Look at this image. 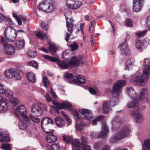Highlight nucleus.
Segmentation results:
<instances>
[{
    "mask_svg": "<svg viewBox=\"0 0 150 150\" xmlns=\"http://www.w3.org/2000/svg\"><path fill=\"white\" fill-rule=\"evenodd\" d=\"M125 80L117 81L114 85L112 90V96L110 98L109 101H104L103 104V112L105 114L108 113L110 107L115 106L118 102V99L121 93V88L126 84Z\"/></svg>",
    "mask_w": 150,
    "mask_h": 150,
    "instance_id": "f257e3e1",
    "label": "nucleus"
},
{
    "mask_svg": "<svg viewBox=\"0 0 150 150\" xmlns=\"http://www.w3.org/2000/svg\"><path fill=\"white\" fill-rule=\"evenodd\" d=\"M43 57L45 59L53 62H56L60 68L64 69H67L69 68H72L73 67L78 66L81 60V57L79 56L73 57L69 62L60 61L56 58L47 55H44Z\"/></svg>",
    "mask_w": 150,
    "mask_h": 150,
    "instance_id": "f03ea898",
    "label": "nucleus"
},
{
    "mask_svg": "<svg viewBox=\"0 0 150 150\" xmlns=\"http://www.w3.org/2000/svg\"><path fill=\"white\" fill-rule=\"evenodd\" d=\"M150 75V65H148L144 67L142 76L132 78L130 81L138 85L145 84L147 83Z\"/></svg>",
    "mask_w": 150,
    "mask_h": 150,
    "instance_id": "7ed1b4c3",
    "label": "nucleus"
},
{
    "mask_svg": "<svg viewBox=\"0 0 150 150\" xmlns=\"http://www.w3.org/2000/svg\"><path fill=\"white\" fill-rule=\"evenodd\" d=\"M71 13L70 12H67L64 13L66 21L68 33H67L65 40L67 42H69V40L73 31L74 21L71 17Z\"/></svg>",
    "mask_w": 150,
    "mask_h": 150,
    "instance_id": "20e7f679",
    "label": "nucleus"
},
{
    "mask_svg": "<svg viewBox=\"0 0 150 150\" xmlns=\"http://www.w3.org/2000/svg\"><path fill=\"white\" fill-rule=\"evenodd\" d=\"M38 8L40 10L50 13L54 11L56 7L51 0H44L38 5Z\"/></svg>",
    "mask_w": 150,
    "mask_h": 150,
    "instance_id": "39448f33",
    "label": "nucleus"
},
{
    "mask_svg": "<svg viewBox=\"0 0 150 150\" xmlns=\"http://www.w3.org/2000/svg\"><path fill=\"white\" fill-rule=\"evenodd\" d=\"M46 105L43 103H34L30 108L31 113L37 117L40 116L42 113V111L46 109Z\"/></svg>",
    "mask_w": 150,
    "mask_h": 150,
    "instance_id": "423d86ee",
    "label": "nucleus"
},
{
    "mask_svg": "<svg viewBox=\"0 0 150 150\" xmlns=\"http://www.w3.org/2000/svg\"><path fill=\"white\" fill-rule=\"evenodd\" d=\"M4 35L8 41L13 42L15 41L16 39L17 32L13 28L8 27L4 31Z\"/></svg>",
    "mask_w": 150,
    "mask_h": 150,
    "instance_id": "0eeeda50",
    "label": "nucleus"
},
{
    "mask_svg": "<svg viewBox=\"0 0 150 150\" xmlns=\"http://www.w3.org/2000/svg\"><path fill=\"white\" fill-rule=\"evenodd\" d=\"M109 132V128L106 123L103 122L101 124V130L99 134L97 135L94 133H91L90 134L91 137L93 139L97 136L101 138H105Z\"/></svg>",
    "mask_w": 150,
    "mask_h": 150,
    "instance_id": "6e6552de",
    "label": "nucleus"
},
{
    "mask_svg": "<svg viewBox=\"0 0 150 150\" xmlns=\"http://www.w3.org/2000/svg\"><path fill=\"white\" fill-rule=\"evenodd\" d=\"M62 137L64 141L67 143L71 142L72 150H80L81 143L80 141L77 139H74L73 141L72 138L69 136H63Z\"/></svg>",
    "mask_w": 150,
    "mask_h": 150,
    "instance_id": "1a4fd4ad",
    "label": "nucleus"
},
{
    "mask_svg": "<svg viewBox=\"0 0 150 150\" xmlns=\"http://www.w3.org/2000/svg\"><path fill=\"white\" fill-rule=\"evenodd\" d=\"M64 76L65 78L69 79L76 78V79H74L73 80L78 85L82 83H85L86 81L85 77L83 76H78L76 77H73L72 74L68 72L65 73L64 74Z\"/></svg>",
    "mask_w": 150,
    "mask_h": 150,
    "instance_id": "9d476101",
    "label": "nucleus"
},
{
    "mask_svg": "<svg viewBox=\"0 0 150 150\" xmlns=\"http://www.w3.org/2000/svg\"><path fill=\"white\" fill-rule=\"evenodd\" d=\"M139 107H137V109H134L130 114L132 116L135 118L136 122L138 124L141 123L144 120L143 115L139 112Z\"/></svg>",
    "mask_w": 150,
    "mask_h": 150,
    "instance_id": "9b49d317",
    "label": "nucleus"
},
{
    "mask_svg": "<svg viewBox=\"0 0 150 150\" xmlns=\"http://www.w3.org/2000/svg\"><path fill=\"white\" fill-rule=\"evenodd\" d=\"M53 104L56 107L59 109H62L66 108L71 110L72 109L71 105L69 102L64 101L62 103H59L53 101Z\"/></svg>",
    "mask_w": 150,
    "mask_h": 150,
    "instance_id": "f8f14e48",
    "label": "nucleus"
},
{
    "mask_svg": "<svg viewBox=\"0 0 150 150\" xmlns=\"http://www.w3.org/2000/svg\"><path fill=\"white\" fill-rule=\"evenodd\" d=\"M119 48L122 54L127 55H129L130 52L126 41L121 43L119 46Z\"/></svg>",
    "mask_w": 150,
    "mask_h": 150,
    "instance_id": "ddd939ff",
    "label": "nucleus"
},
{
    "mask_svg": "<svg viewBox=\"0 0 150 150\" xmlns=\"http://www.w3.org/2000/svg\"><path fill=\"white\" fill-rule=\"evenodd\" d=\"M149 98L147 89L146 88H143L140 93V99L146 102H148L149 101Z\"/></svg>",
    "mask_w": 150,
    "mask_h": 150,
    "instance_id": "4468645a",
    "label": "nucleus"
},
{
    "mask_svg": "<svg viewBox=\"0 0 150 150\" xmlns=\"http://www.w3.org/2000/svg\"><path fill=\"white\" fill-rule=\"evenodd\" d=\"M126 91L127 95L132 99L134 100L136 98H139L138 94L132 87H127L126 89Z\"/></svg>",
    "mask_w": 150,
    "mask_h": 150,
    "instance_id": "2eb2a0df",
    "label": "nucleus"
},
{
    "mask_svg": "<svg viewBox=\"0 0 150 150\" xmlns=\"http://www.w3.org/2000/svg\"><path fill=\"white\" fill-rule=\"evenodd\" d=\"M143 3L133 0L132 10L133 11L138 13L140 11L142 8Z\"/></svg>",
    "mask_w": 150,
    "mask_h": 150,
    "instance_id": "dca6fc26",
    "label": "nucleus"
},
{
    "mask_svg": "<svg viewBox=\"0 0 150 150\" xmlns=\"http://www.w3.org/2000/svg\"><path fill=\"white\" fill-rule=\"evenodd\" d=\"M79 111L82 115H83L85 118L87 120H89L92 117V114L91 113V111L89 110L83 109H79Z\"/></svg>",
    "mask_w": 150,
    "mask_h": 150,
    "instance_id": "f3484780",
    "label": "nucleus"
},
{
    "mask_svg": "<svg viewBox=\"0 0 150 150\" xmlns=\"http://www.w3.org/2000/svg\"><path fill=\"white\" fill-rule=\"evenodd\" d=\"M132 101L127 103V106L129 108H132L135 107L134 109H137V107H139L138 106L139 104V98H136L134 100L132 99Z\"/></svg>",
    "mask_w": 150,
    "mask_h": 150,
    "instance_id": "a211bd4d",
    "label": "nucleus"
},
{
    "mask_svg": "<svg viewBox=\"0 0 150 150\" xmlns=\"http://www.w3.org/2000/svg\"><path fill=\"white\" fill-rule=\"evenodd\" d=\"M46 146L48 150H65L64 147H63L57 143H55L52 146L47 144Z\"/></svg>",
    "mask_w": 150,
    "mask_h": 150,
    "instance_id": "6ab92c4d",
    "label": "nucleus"
},
{
    "mask_svg": "<svg viewBox=\"0 0 150 150\" xmlns=\"http://www.w3.org/2000/svg\"><path fill=\"white\" fill-rule=\"evenodd\" d=\"M130 132V128L128 126L124 127L119 133H117L118 136L123 135V137L121 139L127 137L129 135Z\"/></svg>",
    "mask_w": 150,
    "mask_h": 150,
    "instance_id": "aec40b11",
    "label": "nucleus"
},
{
    "mask_svg": "<svg viewBox=\"0 0 150 150\" xmlns=\"http://www.w3.org/2000/svg\"><path fill=\"white\" fill-rule=\"evenodd\" d=\"M16 70L13 69H6L4 73L5 76L9 79L14 78Z\"/></svg>",
    "mask_w": 150,
    "mask_h": 150,
    "instance_id": "412c9836",
    "label": "nucleus"
},
{
    "mask_svg": "<svg viewBox=\"0 0 150 150\" xmlns=\"http://www.w3.org/2000/svg\"><path fill=\"white\" fill-rule=\"evenodd\" d=\"M41 124L42 128H43L47 127V125L50 124L52 125L53 123L51 119L49 117H45L42 120Z\"/></svg>",
    "mask_w": 150,
    "mask_h": 150,
    "instance_id": "4be33fe9",
    "label": "nucleus"
},
{
    "mask_svg": "<svg viewBox=\"0 0 150 150\" xmlns=\"http://www.w3.org/2000/svg\"><path fill=\"white\" fill-rule=\"evenodd\" d=\"M16 111L20 113L22 116L23 118L27 119L28 117L26 114V110L25 107L23 105H21L17 107L16 108Z\"/></svg>",
    "mask_w": 150,
    "mask_h": 150,
    "instance_id": "5701e85b",
    "label": "nucleus"
},
{
    "mask_svg": "<svg viewBox=\"0 0 150 150\" xmlns=\"http://www.w3.org/2000/svg\"><path fill=\"white\" fill-rule=\"evenodd\" d=\"M4 49L6 54L9 55H12L15 51V49L14 46L9 44L4 47Z\"/></svg>",
    "mask_w": 150,
    "mask_h": 150,
    "instance_id": "b1692460",
    "label": "nucleus"
},
{
    "mask_svg": "<svg viewBox=\"0 0 150 150\" xmlns=\"http://www.w3.org/2000/svg\"><path fill=\"white\" fill-rule=\"evenodd\" d=\"M57 140V137L52 133H50L46 136V140L49 143L55 142Z\"/></svg>",
    "mask_w": 150,
    "mask_h": 150,
    "instance_id": "393cba45",
    "label": "nucleus"
},
{
    "mask_svg": "<svg viewBox=\"0 0 150 150\" xmlns=\"http://www.w3.org/2000/svg\"><path fill=\"white\" fill-rule=\"evenodd\" d=\"M13 16L16 19L19 25H21L22 22H23L24 23H25L26 22V17L24 16H17L16 14L13 13Z\"/></svg>",
    "mask_w": 150,
    "mask_h": 150,
    "instance_id": "a878e982",
    "label": "nucleus"
},
{
    "mask_svg": "<svg viewBox=\"0 0 150 150\" xmlns=\"http://www.w3.org/2000/svg\"><path fill=\"white\" fill-rule=\"evenodd\" d=\"M54 120L56 125L58 127L61 128L64 126L65 122L61 117H56L55 118Z\"/></svg>",
    "mask_w": 150,
    "mask_h": 150,
    "instance_id": "bb28decb",
    "label": "nucleus"
},
{
    "mask_svg": "<svg viewBox=\"0 0 150 150\" xmlns=\"http://www.w3.org/2000/svg\"><path fill=\"white\" fill-rule=\"evenodd\" d=\"M8 110V106L6 101L3 99L0 102V111L4 112Z\"/></svg>",
    "mask_w": 150,
    "mask_h": 150,
    "instance_id": "cd10ccee",
    "label": "nucleus"
},
{
    "mask_svg": "<svg viewBox=\"0 0 150 150\" xmlns=\"http://www.w3.org/2000/svg\"><path fill=\"white\" fill-rule=\"evenodd\" d=\"M134 59L133 58L128 59L126 62L125 70L129 71L134 65Z\"/></svg>",
    "mask_w": 150,
    "mask_h": 150,
    "instance_id": "c85d7f7f",
    "label": "nucleus"
},
{
    "mask_svg": "<svg viewBox=\"0 0 150 150\" xmlns=\"http://www.w3.org/2000/svg\"><path fill=\"white\" fill-rule=\"evenodd\" d=\"M142 150H150V139H148L144 141L142 146Z\"/></svg>",
    "mask_w": 150,
    "mask_h": 150,
    "instance_id": "c756f323",
    "label": "nucleus"
},
{
    "mask_svg": "<svg viewBox=\"0 0 150 150\" xmlns=\"http://www.w3.org/2000/svg\"><path fill=\"white\" fill-rule=\"evenodd\" d=\"M123 137V135L118 136L117 133L113 136L110 138L109 142L110 143H114L116 141L121 139V138Z\"/></svg>",
    "mask_w": 150,
    "mask_h": 150,
    "instance_id": "7c9ffc66",
    "label": "nucleus"
},
{
    "mask_svg": "<svg viewBox=\"0 0 150 150\" xmlns=\"http://www.w3.org/2000/svg\"><path fill=\"white\" fill-rule=\"evenodd\" d=\"M9 141L10 138L8 135L4 134L1 132H0V142H8Z\"/></svg>",
    "mask_w": 150,
    "mask_h": 150,
    "instance_id": "2f4dec72",
    "label": "nucleus"
},
{
    "mask_svg": "<svg viewBox=\"0 0 150 150\" xmlns=\"http://www.w3.org/2000/svg\"><path fill=\"white\" fill-rule=\"evenodd\" d=\"M144 45V43L141 40L137 38L135 41V46L138 49H141Z\"/></svg>",
    "mask_w": 150,
    "mask_h": 150,
    "instance_id": "473e14b6",
    "label": "nucleus"
},
{
    "mask_svg": "<svg viewBox=\"0 0 150 150\" xmlns=\"http://www.w3.org/2000/svg\"><path fill=\"white\" fill-rule=\"evenodd\" d=\"M27 77L29 81L31 82L35 83V76L33 73H28L27 74Z\"/></svg>",
    "mask_w": 150,
    "mask_h": 150,
    "instance_id": "72a5a7b5",
    "label": "nucleus"
},
{
    "mask_svg": "<svg viewBox=\"0 0 150 150\" xmlns=\"http://www.w3.org/2000/svg\"><path fill=\"white\" fill-rule=\"evenodd\" d=\"M16 46L18 48H23L25 45V41L23 40H17L16 43Z\"/></svg>",
    "mask_w": 150,
    "mask_h": 150,
    "instance_id": "f704fd0d",
    "label": "nucleus"
},
{
    "mask_svg": "<svg viewBox=\"0 0 150 150\" xmlns=\"http://www.w3.org/2000/svg\"><path fill=\"white\" fill-rule=\"evenodd\" d=\"M36 35L38 38L40 39H44V38L46 40L48 39L47 35L46 34L43 33L42 32H38L36 33Z\"/></svg>",
    "mask_w": 150,
    "mask_h": 150,
    "instance_id": "c9c22d12",
    "label": "nucleus"
},
{
    "mask_svg": "<svg viewBox=\"0 0 150 150\" xmlns=\"http://www.w3.org/2000/svg\"><path fill=\"white\" fill-rule=\"evenodd\" d=\"M27 126V124L25 121H20L19 123V128L23 130L26 129Z\"/></svg>",
    "mask_w": 150,
    "mask_h": 150,
    "instance_id": "e433bc0d",
    "label": "nucleus"
},
{
    "mask_svg": "<svg viewBox=\"0 0 150 150\" xmlns=\"http://www.w3.org/2000/svg\"><path fill=\"white\" fill-rule=\"evenodd\" d=\"M74 0H66V4L67 6L69 8L73 9L74 6Z\"/></svg>",
    "mask_w": 150,
    "mask_h": 150,
    "instance_id": "4c0bfd02",
    "label": "nucleus"
},
{
    "mask_svg": "<svg viewBox=\"0 0 150 150\" xmlns=\"http://www.w3.org/2000/svg\"><path fill=\"white\" fill-rule=\"evenodd\" d=\"M10 102L13 105L16 106L19 103L18 99L15 97H11L10 100Z\"/></svg>",
    "mask_w": 150,
    "mask_h": 150,
    "instance_id": "58836bf2",
    "label": "nucleus"
},
{
    "mask_svg": "<svg viewBox=\"0 0 150 150\" xmlns=\"http://www.w3.org/2000/svg\"><path fill=\"white\" fill-rule=\"evenodd\" d=\"M28 65L29 66H31L36 69H38V63L34 61H32L29 62L28 63Z\"/></svg>",
    "mask_w": 150,
    "mask_h": 150,
    "instance_id": "ea45409f",
    "label": "nucleus"
},
{
    "mask_svg": "<svg viewBox=\"0 0 150 150\" xmlns=\"http://www.w3.org/2000/svg\"><path fill=\"white\" fill-rule=\"evenodd\" d=\"M1 148L4 150H12L10 144L8 143H4L2 144Z\"/></svg>",
    "mask_w": 150,
    "mask_h": 150,
    "instance_id": "a19ab883",
    "label": "nucleus"
},
{
    "mask_svg": "<svg viewBox=\"0 0 150 150\" xmlns=\"http://www.w3.org/2000/svg\"><path fill=\"white\" fill-rule=\"evenodd\" d=\"M49 46L50 49V50L52 53V52H55L57 50V47L54 44H52L50 42L49 43Z\"/></svg>",
    "mask_w": 150,
    "mask_h": 150,
    "instance_id": "79ce46f5",
    "label": "nucleus"
},
{
    "mask_svg": "<svg viewBox=\"0 0 150 150\" xmlns=\"http://www.w3.org/2000/svg\"><path fill=\"white\" fill-rule=\"evenodd\" d=\"M28 56L32 58H34L36 56V53L34 49L32 50H29L28 52Z\"/></svg>",
    "mask_w": 150,
    "mask_h": 150,
    "instance_id": "37998d69",
    "label": "nucleus"
},
{
    "mask_svg": "<svg viewBox=\"0 0 150 150\" xmlns=\"http://www.w3.org/2000/svg\"><path fill=\"white\" fill-rule=\"evenodd\" d=\"M30 117L31 121L35 123H39L40 122V119L34 117L33 115H30Z\"/></svg>",
    "mask_w": 150,
    "mask_h": 150,
    "instance_id": "c03bdc74",
    "label": "nucleus"
},
{
    "mask_svg": "<svg viewBox=\"0 0 150 150\" xmlns=\"http://www.w3.org/2000/svg\"><path fill=\"white\" fill-rule=\"evenodd\" d=\"M5 94L6 96L9 98H11L13 95V92L11 90L8 89H6V91H5Z\"/></svg>",
    "mask_w": 150,
    "mask_h": 150,
    "instance_id": "a18cd8bd",
    "label": "nucleus"
},
{
    "mask_svg": "<svg viewBox=\"0 0 150 150\" xmlns=\"http://www.w3.org/2000/svg\"><path fill=\"white\" fill-rule=\"evenodd\" d=\"M125 25L128 27H131L133 26L132 20L130 18L127 19L125 21Z\"/></svg>",
    "mask_w": 150,
    "mask_h": 150,
    "instance_id": "49530a36",
    "label": "nucleus"
},
{
    "mask_svg": "<svg viewBox=\"0 0 150 150\" xmlns=\"http://www.w3.org/2000/svg\"><path fill=\"white\" fill-rule=\"evenodd\" d=\"M74 6L73 9H77L80 7L82 3L81 2L74 0Z\"/></svg>",
    "mask_w": 150,
    "mask_h": 150,
    "instance_id": "de8ad7c7",
    "label": "nucleus"
},
{
    "mask_svg": "<svg viewBox=\"0 0 150 150\" xmlns=\"http://www.w3.org/2000/svg\"><path fill=\"white\" fill-rule=\"evenodd\" d=\"M75 127L77 130L80 131L81 132L83 131V125L81 124H79L77 122L76 123Z\"/></svg>",
    "mask_w": 150,
    "mask_h": 150,
    "instance_id": "09e8293b",
    "label": "nucleus"
},
{
    "mask_svg": "<svg viewBox=\"0 0 150 150\" xmlns=\"http://www.w3.org/2000/svg\"><path fill=\"white\" fill-rule=\"evenodd\" d=\"M147 32L146 30H144L143 31H138L136 33L137 36L139 37H141L145 35Z\"/></svg>",
    "mask_w": 150,
    "mask_h": 150,
    "instance_id": "8fccbe9b",
    "label": "nucleus"
},
{
    "mask_svg": "<svg viewBox=\"0 0 150 150\" xmlns=\"http://www.w3.org/2000/svg\"><path fill=\"white\" fill-rule=\"evenodd\" d=\"M103 117L102 116H100L96 118L93 121V124L94 125H97V122L102 120L103 119Z\"/></svg>",
    "mask_w": 150,
    "mask_h": 150,
    "instance_id": "3c124183",
    "label": "nucleus"
},
{
    "mask_svg": "<svg viewBox=\"0 0 150 150\" xmlns=\"http://www.w3.org/2000/svg\"><path fill=\"white\" fill-rule=\"evenodd\" d=\"M89 91L93 95H96L97 92H98V89L97 87L95 89L91 87L90 88Z\"/></svg>",
    "mask_w": 150,
    "mask_h": 150,
    "instance_id": "603ef678",
    "label": "nucleus"
},
{
    "mask_svg": "<svg viewBox=\"0 0 150 150\" xmlns=\"http://www.w3.org/2000/svg\"><path fill=\"white\" fill-rule=\"evenodd\" d=\"M6 91V88L4 85L0 83V93L4 94Z\"/></svg>",
    "mask_w": 150,
    "mask_h": 150,
    "instance_id": "864d4df0",
    "label": "nucleus"
},
{
    "mask_svg": "<svg viewBox=\"0 0 150 150\" xmlns=\"http://www.w3.org/2000/svg\"><path fill=\"white\" fill-rule=\"evenodd\" d=\"M102 145V143L101 142H99L96 143L94 146V148L95 149H98L100 148Z\"/></svg>",
    "mask_w": 150,
    "mask_h": 150,
    "instance_id": "5fc2aeb1",
    "label": "nucleus"
},
{
    "mask_svg": "<svg viewBox=\"0 0 150 150\" xmlns=\"http://www.w3.org/2000/svg\"><path fill=\"white\" fill-rule=\"evenodd\" d=\"M82 146L87 145V139L84 137L81 136V137Z\"/></svg>",
    "mask_w": 150,
    "mask_h": 150,
    "instance_id": "6e6d98bb",
    "label": "nucleus"
},
{
    "mask_svg": "<svg viewBox=\"0 0 150 150\" xmlns=\"http://www.w3.org/2000/svg\"><path fill=\"white\" fill-rule=\"evenodd\" d=\"M0 41L1 43L3 45L4 47L8 44L3 37H1Z\"/></svg>",
    "mask_w": 150,
    "mask_h": 150,
    "instance_id": "4d7b16f0",
    "label": "nucleus"
},
{
    "mask_svg": "<svg viewBox=\"0 0 150 150\" xmlns=\"http://www.w3.org/2000/svg\"><path fill=\"white\" fill-rule=\"evenodd\" d=\"M43 81L44 86L47 88L48 87V85L49 83V81L47 78L46 77H44L43 78Z\"/></svg>",
    "mask_w": 150,
    "mask_h": 150,
    "instance_id": "13d9d810",
    "label": "nucleus"
},
{
    "mask_svg": "<svg viewBox=\"0 0 150 150\" xmlns=\"http://www.w3.org/2000/svg\"><path fill=\"white\" fill-rule=\"evenodd\" d=\"M70 46L71 48L72 51L77 50L79 47L76 42H74L73 44L71 45Z\"/></svg>",
    "mask_w": 150,
    "mask_h": 150,
    "instance_id": "bf43d9fd",
    "label": "nucleus"
},
{
    "mask_svg": "<svg viewBox=\"0 0 150 150\" xmlns=\"http://www.w3.org/2000/svg\"><path fill=\"white\" fill-rule=\"evenodd\" d=\"M143 43L144 45L145 46L150 45V40L148 38H146L144 40Z\"/></svg>",
    "mask_w": 150,
    "mask_h": 150,
    "instance_id": "052dcab7",
    "label": "nucleus"
},
{
    "mask_svg": "<svg viewBox=\"0 0 150 150\" xmlns=\"http://www.w3.org/2000/svg\"><path fill=\"white\" fill-rule=\"evenodd\" d=\"M73 115L75 120L76 121H77L79 118V114L78 112L76 111H74L73 112Z\"/></svg>",
    "mask_w": 150,
    "mask_h": 150,
    "instance_id": "680f3d73",
    "label": "nucleus"
},
{
    "mask_svg": "<svg viewBox=\"0 0 150 150\" xmlns=\"http://www.w3.org/2000/svg\"><path fill=\"white\" fill-rule=\"evenodd\" d=\"M50 93L52 94V97L54 99H56L57 98V96L54 92L53 89L52 88H50Z\"/></svg>",
    "mask_w": 150,
    "mask_h": 150,
    "instance_id": "e2e57ef3",
    "label": "nucleus"
},
{
    "mask_svg": "<svg viewBox=\"0 0 150 150\" xmlns=\"http://www.w3.org/2000/svg\"><path fill=\"white\" fill-rule=\"evenodd\" d=\"M110 146L108 144L105 145L102 148L101 150H110Z\"/></svg>",
    "mask_w": 150,
    "mask_h": 150,
    "instance_id": "0e129e2a",
    "label": "nucleus"
},
{
    "mask_svg": "<svg viewBox=\"0 0 150 150\" xmlns=\"http://www.w3.org/2000/svg\"><path fill=\"white\" fill-rule=\"evenodd\" d=\"M15 77L18 80H20L21 79V75L16 70Z\"/></svg>",
    "mask_w": 150,
    "mask_h": 150,
    "instance_id": "69168bd1",
    "label": "nucleus"
},
{
    "mask_svg": "<svg viewBox=\"0 0 150 150\" xmlns=\"http://www.w3.org/2000/svg\"><path fill=\"white\" fill-rule=\"evenodd\" d=\"M41 28L44 30H47L48 28L47 24L43 23L41 25Z\"/></svg>",
    "mask_w": 150,
    "mask_h": 150,
    "instance_id": "338daca9",
    "label": "nucleus"
},
{
    "mask_svg": "<svg viewBox=\"0 0 150 150\" xmlns=\"http://www.w3.org/2000/svg\"><path fill=\"white\" fill-rule=\"evenodd\" d=\"M82 150H91V148L89 146L86 145L82 146Z\"/></svg>",
    "mask_w": 150,
    "mask_h": 150,
    "instance_id": "774afa93",
    "label": "nucleus"
}]
</instances>
